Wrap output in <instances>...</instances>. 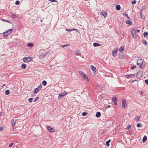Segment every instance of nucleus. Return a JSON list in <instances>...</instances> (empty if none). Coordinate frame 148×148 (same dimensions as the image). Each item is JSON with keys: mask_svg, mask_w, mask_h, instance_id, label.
I'll list each match as a JSON object with an SVG mask.
<instances>
[{"mask_svg": "<svg viewBox=\"0 0 148 148\" xmlns=\"http://www.w3.org/2000/svg\"><path fill=\"white\" fill-rule=\"evenodd\" d=\"M131 128V125H128V126L127 130H129Z\"/></svg>", "mask_w": 148, "mask_h": 148, "instance_id": "obj_49", "label": "nucleus"}, {"mask_svg": "<svg viewBox=\"0 0 148 148\" xmlns=\"http://www.w3.org/2000/svg\"><path fill=\"white\" fill-rule=\"evenodd\" d=\"M32 59V58L31 57H28L24 58L23 59V61L25 62H27L30 61Z\"/></svg>", "mask_w": 148, "mask_h": 148, "instance_id": "obj_6", "label": "nucleus"}, {"mask_svg": "<svg viewBox=\"0 0 148 148\" xmlns=\"http://www.w3.org/2000/svg\"><path fill=\"white\" fill-rule=\"evenodd\" d=\"M3 21H6V22H7L9 23H10V21H7V20L5 21L4 20H3Z\"/></svg>", "mask_w": 148, "mask_h": 148, "instance_id": "obj_52", "label": "nucleus"}, {"mask_svg": "<svg viewBox=\"0 0 148 148\" xmlns=\"http://www.w3.org/2000/svg\"><path fill=\"white\" fill-rule=\"evenodd\" d=\"M146 84L148 85V79L145 80V81Z\"/></svg>", "mask_w": 148, "mask_h": 148, "instance_id": "obj_48", "label": "nucleus"}, {"mask_svg": "<svg viewBox=\"0 0 148 148\" xmlns=\"http://www.w3.org/2000/svg\"><path fill=\"white\" fill-rule=\"evenodd\" d=\"M14 144V143L12 142L10 144H9L8 146L9 147H11Z\"/></svg>", "mask_w": 148, "mask_h": 148, "instance_id": "obj_42", "label": "nucleus"}, {"mask_svg": "<svg viewBox=\"0 0 148 148\" xmlns=\"http://www.w3.org/2000/svg\"><path fill=\"white\" fill-rule=\"evenodd\" d=\"M127 17L128 19V20H129L130 19V17L129 16H128Z\"/></svg>", "mask_w": 148, "mask_h": 148, "instance_id": "obj_55", "label": "nucleus"}, {"mask_svg": "<svg viewBox=\"0 0 148 148\" xmlns=\"http://www.w3.org/2000/svg\"><path fill=\"white\" fill-rule=\"evenodd\" d=\"M84 80L86 79L88 82L89 81V79L88 78L87 75L85 73L82 76Z\"/></svg>", "mask_w": 148, "mask_h": 148, "instance_id": "obj_12", "label": "nucleus"}, {"mask_svg": "<svg viewBox=\"0 0 148 148\" xmlns=\"http://www.w3.org/2000/svg\"><path fill=\"white\" fill-rule=\"evenodd\" d=\"M123 57V56H121L120 57V58H122Z\"/></svg>", "mask_w": 148, "mask_h": 148, "instance_id": "obj_56", "label": "nucleus"}, {"mask_svg": "<svg viewBox=\"0 0 148 148\" xmlns=\"http://www.w3.org/2000/svg\"><path fill=\"white\" fill-rule=\"evenodd\" d=\"M123 15H125V16L126 17H127V16H128V15H127V14H126L125 13H124V14H123Z\"/></svg>", "mask_w": 148, "mask_h": 148, "instance_id": "obj_51", "label": "nucleus"}, {"mask_svg": "<svg viewBox=\"0 0 148 148\" xmlns=\"http://www.w3.org/2000/svg\"><path fill=\"white\" fill-rule=\"evenodd\" d=\"M78 73L79 75H80L82 77L85 74L82 71H78Z\"/></svg>", "mask_w": 148, "mask_h": 148, "instance_id": "obj_24", "label": "nucleus"}, {"mask_svg": "<svg viewBox=\"0 0 148 148\" xmlns=\"http://www.w3.org/2000/svg\"><path fill=\"white\" fill-rule=\"evenodd\" d=\"M12 17L13 18H14L16 17V16L15 14H14L12 15Z\"/></svg>", "mask_w": 148, "mask_h": 148, "instance_id": "obj_46", "label": "nucleus"}, {"mask_svg": "<svg viewBox=\"0 0 148 148\" xmlns=\"http://www.w3.org/2000/svg\"><path fill=\"white\" fill-rule=\"evenodd\" d=\"M16 120H12V126H13V127H14V126L15 125V123L16 122Z\"/></svg>", "mask_w": 148, "mask_h": 148, "instance_id": "obj_18", "label": "nucleus"}, {"mask_svg": "<svg viewBox=\"0 0 148 148\" xmlns=\"http://www.w3.org/2000/svg\"><path fill=\"white\" fill-rule=\"evenodd\" d=\"M142 72L141 71H138L136 77L137 78L140 79L142 77Z\"/></svg>", "mask_w": 148, "mask_h": 148, "instance_id": "obj_9", "label": "nucleus"}, {"mask_svg": "<svg viewBox=\"0 0 148 148\" xmlns=\"http://www.w3.org/2000/svg\"><path fill=\"white\" fill-rule=\"evenodd\" d=\"M49 1L53 2H58V1L56 0H48Z\"/></svg>", "mask_w": 148, "mask_h": 148, "instance_id": "obj_43", "label": "nucleus"}, {"mask_svg": "<svg viewBox=\"0 0 148 148\" xmlns=\"http://www.w3.org/2000/svg\"><path fill=\"white\" fill-rule=\"evenodd\" d=\"M42 84L44 86H45L47 84V82L46 81H43L42 82Z\"/></svg>", "mask_w": 148, "mask_h": 148, "instance_id": "obj_31", "label": "nucleus"}, {"mask_svg": "<svg viewBox=\"0 0 148 148\" xmlns=\"http://www.w3.org/2000/svg\"><path fill=\"white\" fill-rule=\"evenodd\" d=\"M124 50V46H121L119 49V51L121 53H122Z\"/></svg>", "mask_w": 148, "mask_h": 148, "instance_id": "obj_14", "label": "nucleus"}, {"mask_svg": "<svg viewBox=\"0 0 148 148\" xmlns=\"http://www.w3.org/2000/svg\"><path fill=\"white\" fill-rule=\"evenodd\" d=\"M136 32L138 33H139L140 32V30L139 29H137L136 30Z\"/></svg>", "mask_w": 148, "mask_h": 148, "instance_id": "obj_54", "label": "nucleus"}, {"mask_svg": "<svg viewBox=\"0 0 148 148\" xmlns=\"http://www.w3.org/2000/svg\"><path fill=\"white\" fill-rule=\"evenodd\" d=\"M140 18L142 19H144L145 18V16L144 15H143L142 12H140Z\"/></svg>", "mask_w": 148, "mask_h": 148, "instance_id": "obj_26", "label": "nucleus"}, {"mask_svg": "<svg viewBox=\"0 0 148 148\" xmlns=\"http://www.w3.org/2000/svg\"><path fill=\"white\" fill-rule=\"evenodd\" d=\"M74 54L75 55L78 54L79 55H80L81 54V53L80 51H79L78 50H77L75 52Z\"/></svg>", "mask_w": 148, "mask_h": 148, "instance_id": "obj_28", "label": "nucleus"}, {"mask_svg": "<svg viewBox=\"0 0 148 148\" xmlns=\"http://www.w3.org/2000/svg\"><path fill=\"white\" fill-rule=\"evenodd\" d=\"M90 68L91 69V70L93 71L94 72H96L97 71V69L93 65H91L90 66Z\"/></svg>", "mask_w": 148, "mask_h": 148, "instance_id": "obj_13", "label": "nucleus"}, {"mask_svg": "<svg viewBox=\"0 0 148 148\" xmlns=\"http://www.w3.org/2000/svg\"><path fill=\"white\" fill-rule=\"evenodd\" d=\"M77 30V29H66V30L68 32H71L73 30Z\"/></svg>", "mask_w": 148, "mask_h": 148, "instance_id": "obj_20", "label": "nucleus"}, {"mask_svg": "<svg viewBox=\"0 0 148 148\" xmlns=\"http://www.w3.org/2000/svg\"><path fill=\"white\" fill-rule=\"evenodd\" d=\"M140 118V116H137L135 118L134 120L136 121H138Z\"/></svg>", "mask_w": 148, "mask_h": 148, "instance_id": "obj_29", "label": "nucleus"}, {"mask_svg": "<svg viewBox=\"0 0 148 148\" xmlns=\"http://www.w3.org/2000/svg\"><path fill=\"white\" fill-rule=\"evenodd\" d=\"M143 35L144 37H146L148 35V33L147 32H144Z\"/></svg>", "mask_w": 148, "mask_h": 148, "instance_id": "obj_37", "label": "nucleus"}, {"mask_svg": "<svg viewBox=\"0 0 148 148\" xmlns=\"http://www.w3.org/2000/svg\"><path fill=\"white\" fill-rule=\"evenodd\" d=\"M126 22L127 24L128 25H131L132 23V22L130 20H126Z\"/></svg>", "mask_w": 148, "mask_h": 148, "instance_id": "obj_15", "label": "nucleus"}, {"mask_svg": "<svg viewBox=\"0 0 148 148\" xmlns=\"http://www.w3.org/2000/svg\"><path fill=\"white\" fill-rule=\"evenodd\" d=\"M126 114L127 115V116H129V115H130V114L128 113V114Z\"/></svg>", "mask_w": 148, "mask_h": 148, "instance_id": "obj_58", "label": "nucleus"}, {"mask_svg": "<svg viewBox=\"0 0 148 148\" xmlns=\"http://www.w3.org/2000/svg\"><path fill=\"white\" fill-rule=\"evenodd\" d=\"M116 9L117 10H119L121 9V6L119 5H117L116 7Z\"/></svg>", "mask_w": 148, "mask_h": 148, "instance_id": "obj_23", "label": "nucleus"}, {"mask_svg": "<svg viewBox=\"0 0 148 148\" xmlns=\"http://www.w3.org/2000/svg\"><path fill=\"white\" fill-rule=\"evenodd\" d=\"M21 67L23 69H25L26 68V65L25 64H23L21 65Z\"/></svg>", "mask_w": 148, "mask_h": 148, "instance_id": "obj_22", "label": "nucleus"}, {"mask_svg": "<svg viewBox=\"0 0 148 148\" xmlns=\"http://www.w3.org/2000/svg\"><path fill=\"white\" fill-rule=\"evenodd\" d=\"M143 63V62L142 59L140 58L138 59L137 64V65H138L141 69L143 68L144 66Z\"/></svg>", "mask_w": 148, "mask_h": 148, "instance_id": "obj_2", "label": "nucleus"}, {"mask_svg": "<svg viewBox=\"0 0 148 148\" xmlns=\"http://www.w3.org/2000/svg\"><path fill=\"white\" fill-rule=\"evenodd\" d=\"M121 102L122 107L124 108H125L126 107V106L127 105V103L125 100L124 99H122Z\"/></svg>", "mask_w": 148, "mask_h": 148, "instance_id": "obj_7", "label": "nucleus"}, {"mask_svg": "<svg viewBox=\"0 0 148 148\" xmlns=\"http://www.w3.org/2000/svg\"><path fill=\"white\" fill-rule=\"evenodd\" d=\"M110 105H109L108 106H107L106 108V109H107V108H110Z\"/></svg>", "mask_w": 148, "mask_h": 148, "instance_id": "obj_53", "label": "nucleus"}, {"mask_svg": "<svg viewBox=\"0 0 148 148\" xmlns=\"http://www.w3.org/2000/svg\"><path fill=\"white\" fill-rule=\"evenodd\" d=\"M68 92L66 91H64V92H62L61 93L59 94V96L58 97V99H60L62 98L63 97L67 95Z\"/></svg>", "mask_w": 148, "mask_h": 148, "instance_id": "obj_3", "label": "nucleus"}, {"mask_svg": "<svg viewBox=\"0 0 148 148\" xmlns=\"http://www.w3.org/2000/svg\"><path fill=\"white\" fill-rule=\"evenodd\" d=\"M101 113L100 112H97L96 114V116L97 117H99L100 116Z\"/></svg>", "mask_w": 148, "mask_h": 148, "instance_id": "obj_25", "label": "nucleus"}, {"mask_svg": "<svg viewBox=\"0 0 148 148\" xmlns=\"http://www.w3.org/2000/svg\"><path fill=\"white\" fill-rule=\"evenodd\" d=\"M42 19H41V20H40V22H42Z\"/></svg>", "mask_w": 148, "mask_h": 148, "instance_id": "obj_61", "label": "nucleus"}, {"mask_svg": "<svg viewBox=\"0 0 148 148\" xmlns=\"http://www.w3.org/2000/svg\"><path fill=\"white\" fill-rule=\"evenodd\" d=\"M136 67V66L135 65L132 66V67H131V69L132 70L134 69Z\"/></svg>", "mask_w": 148, "mask_h": 148, "instance_id": "obj_45", "label": "nucleus"}, {"mask_svg": "<svg viewBox=\"0 0 148 148\" xmlns=\"http://www.w3.org/2000/svg\"><path fill=\"white\" fill-rule=\"evenodd\" d=\"M136 126L137 127H142V126L141 125V124L140 123H138L137 124Z\"/></svg>", "mask_w": 148, "mask_h": 148, "instance_id": "obj_34", "label": "nucleus"}, {"mask_svg": "<svg viewBox=\"0 0 148 148\" xmlns=\"http://www.w3.org/2000/svg\"><path fill=\"white\" fill-rule=\"evenodd\" d=\"M39 97H36L34 99V102L36 101L39 99Z\"/></svg>", "mask_w": 148, "mask_h": 148, "instance_id": "obj_38", "label": "nucleus"}, {"mask_svg": "<svg viewBox=\"0 0 148 148\" xmlns=\"http://www.w3.org/2000/svg\"><path fill=\"white\" fill-rule=\"evenodd\" d=\"M143 42L144 45H147V43L145 40H143Z\"/></svg>", "mask_w": 148, "mask_h": 148, "instance_id": "obj_32", "label": "nucleus"}, {"mask_svg": "<svg viewBox=\"0 0 148 148\" xmlns=\"http://www.w3.org/2000/svg\"><path fill=\"white\" fill-rule=\"evenodd\" d=\"M132 34L133 37L134 38L136 39L137 37L135 31V29H132Z\"/></svg>", "mask_w": 148, "mask_h": 148, "instance_id": "obj_5", "label": "nucleus"}, {"mask_svg": "<svg viewBox=\"0 0 148 148\" xmlns=\"http://www.w3.org/2000/svg\"><path fill=\"white\" fill-rule=\"evenodd\" d=\"M61 46H62V47L64 48L65 47H67L68 46H69V45L68 44H66V45H61Z\"/></svg>", "mask_w": 148, "mask_h": 148, "instance_id": "obj_40", "label": "nucleus"}, {"mask_svg": "<svg viewBox=\"0 0 148 148\" xmlns=\"http://www.w3.org/2000/svg\"><path fill=\"white\" fill-rule=\"evenodd\" d=\"M42 88V86L41 84H40L37 88L35 89L33 91V93L35 94L37 93Z\"/></svg>", "mask_w": 148, "mask_h": 148, "instance_id": "obj_4", "label": "nucleus"}, {"mask_svg": "<svg viewBox=\"0 0 148 148\" xmlns=\"http://www.w3.org/2000/svg\"><path fill=\"white\" fill-rule=\"evenodd\" d=\"M5 85V84H4L2 86V87H3Z\"/></svg>", "mask_w": 148, "mask_h": 148, "instance_id": "obj_57", "label": "nucleus"}, {"mask_svg": "<svg viewBox=\"0 0 148 148\" xmlns=\"http://www.w3.org/2000/svg\"><path fill=\"white\" fill-rule=\"evenodd\" d=\"M112 100L113 101L114 104L116 106L117 105V98L116 97H113Z\"/></svg>", "mask_w": 148, "mask_h": 148, "instance_id": "obj_10", "label": "nucleus"}, {"mask_svg": "<svg viewBox=\"0 0 148 148\" xmlns=\"http://www.w3.org/2000/svg\"><path fill=\"white\" fill-rule=\"evenodd\" d=\"M33 99V98H30L29 99L28 101L29 102H30V103H31Z\"/></svg>", "mask_w": 148, "mask_h": 148, "instance_id": "obj_39", "label": "nucleus"}, {"mask_svg": "<svg viewBox=\"0 0 148 148\" xmlns=\"http://www.w3.org/2000/svg\"><path fill=\"white\" fill-rule=\"evenodd\" d=\"M147 137L146 136H144L143 139V142L144 143L147 140Z\"/></svg>", "mask_w": 148, "mask_h": 148, "instance_id": "obj_21", "label": "nucleus"}, {"mask_svg": "<svg viewBox=\"0 0 148 148\" xmlns=\"http://www.w3.org/2000/svg\"><path fill=\"white\" fill-rule=\"evenodd\" d=\"M107 12L106 11H103L102 12V15L104 17H105L106 15H107Z\"/></svg>", "mask_w": 148, "mask_h": 148, "instance_id": "obj_16", "label": "nucleus"}, {"mask_svg": "<svg viewBox=\"0 0 148 148\" xmlns=\"http://www.w3.org/2000/svg\"><path fill=\"white\" fill-rule=\"evenodd\" d=\"M1 114H2V113L1 112H0V115L1 116H2Z\"/></svg>", "mask_w": 148, "mask_h": 148, "instance_id": "obj_60", "label": "nucleus"}, {"mask_svg": "<svg viewBox=\"0 0 148 148\" xmlns=\"http://www.w3.org/2000/svg\"><path fill=\"white\" fill-rule=\"evenodd\" d=\"M47 130L50 132H55V130L53 128H51L50 126H48L47 127Z\"/></svg>", "mask_w": 148, "mask_h": 148, "instance_id": "obj_11", "label": "nucleus"}, {"mask_svg": "<svg viewBox=\"0 0 148 148\" xmlns=\"http://www.w3.org/2000/svg\"><path fill=\"white\" fill-rule=\"evenodd\" d=\"M3 127L2 126H0V130L1 131H3Z\"/></svg>", "mask_w": 148, "mask_h": 148, "instance_id": "obj_47", "label": "nucleus"}, {"mask_svg": "<svg viewBox=\"0 0 148 148\" xmlns=\"http://www.w3.org/2000/svg\"><path fill=\"white\" fill-rule=\"evenodd\" d=\"M110 141H111V140H108L106 142V144L108 147H109V145H110L109 143H110Z\"/></svg>", "mask_w": 148, "mask_h": 148, "instance_id": "obj_27", "label": "nucleus"}, {"mask_svg": "<svg viewBox=\"0 0 148 148\" xmlns=\"http://www.w3.org/2000/svg\"><path fill=\"white\" fill-rule=\"evenodd\" d=\"M20 3V1H16L15 2V4L18 5Z\"/></svg>", "mask_w": 148, "mask_h": 148, "instance_id": "obj_41", "label": "nucleus"}, {"mask_svg": "<svg viewBox=\"0 0 148 148\" xmlns=\"http://www.w3.org/2000/svg\"><path fill=\"white\" fill-rule=\"evenodd\" d=\"M10 93V91L8 90H7L5 91V94L6 95H8Z\"/></svg>", "mask_w": 148, "mask_h": 148, "instance_id": "obj_36", "label": "nucleus"}, {"mask_svg": "<svg viewBox=\"0 0 148 148\" xmlns=\"http://www.w3.org/2000/svg\"><path fill=\"white\" fill-rule=\"evenodd\" d=\"M134 75V74H129L126 75L125 76L127 78H128L133 77Z\"/></svg>", "mask_w": 148, "mask_h": 148, "instance_id": "obj_17", "label": "nucleus"}, {"mask_svg": "<svg viewBox=\"0 0 148 148\" xmlns=\"http://www.w3.org/2000/svg\"><path fill=\"white\" fill-rule=\"evenodd\" d=\"M147 77H148V74L147 75Z\"/></svg>", "mask_w": 148, "mask_h": 148, "instance_id": "obj_62", "label": "nucleus"}, {"mask_svg": "<svg viewBox=\"0 0 148 148\" xmlns=\"http://www.w3.org/2000/svg\"><path fill=\"white\" fill-rule=\"evenodd\" d=\"M47 54V53H44V54L40 55L39 56L40 58H42L44 57V56H46V55Z\"/></svg>", "mask_w": 148, "mask_h": 148, "instance_id": "obj_33", "label": "nucleus"}, {"mask_svg": "<svg viewBox=\"0 0 148 148\" xmlns=\"http://www.w3.org/2000/svg\"><path fill=\"white\" fill-rule=\"evenodd\" d=\"M136 1H133L132 2V4H134L136 3Z\"/></svg>", "mask_w": 148, "mask_h": 148, "instance_id": "obj_50", "label": "nucleus"}, {"mask_svg": "<svg viewBox=\"0 0 148 148\" xmlns=\"http://www.w3.org/2000/svg\"><path fill=\"white\" fill-rule=\"evenodd\" d=\"M13 31V29H9L5 31L3 34V36L5 37H7L8 35L10 34Z\"/></svg>", "mask_w": 148, "mask_h": 148, "instance_id": "obj_1", "label": "nucleus"}, {"mask_svg": "<svg viewBox=\"0 0 148 148\" xmlns=\"http://www.w3.org/2000/svg\"><path fill=\"white\" fill-rule=\"evenodd\" d=\"M119 49L118 48H116L114 49L112 51V54L113 56H115Z\"/></svg>", "mask_w": 148, "mask_h": 148, "instance_id": "obj_8", "label": "nucleus"}, {"mask_svg": "<svg viewBox=\"0 0 148 148\" xmlns=\"http://www.w3.org/2000/svg\"><path fill=\"white\" fill-rule=\"evenodd\" d=\"M145 5L143 6L141 8V9L140 10V12H142L143 11H144V10H145Z\"/></svg>", "mask_w": 148, "mask_h": 148, "instance_id": "obj_30", "label": "nucleus"}, {"mask_svg": "<svg viewBox=\"0 0 148 148\" xmlns=\"http://www.w3.org/2000/svg\"><path fill=\"white\" fill-rule=\"evenodd\" d=\"M136 81V80H133V81H132V82H134V81Z\"/></svg>", "mask_w": 148, "mask_h": 148, "instance_id": "obj_59", "label": "nucleus"}, {"mask_svg": "<svg viewBox=\"0 0 148 148\" xmlns=\"http://www.w3.org/2000/svg\"><path fill=\"white\" fill-rule=\"evenodd\" d=\"M27 45L29 47H32L34 46V44L32 43H28Z\"/></svg>", "mask_w": 148, "mask_h": 148, "instance_id": "obj_35", "label": "nucleus"}, {"mask_svg": "<svg viewBox=\"0 0 148 148\" xmlns=\"http://www.w3.org/2000/svg\"><path fill=\"white\" fill-rule=\"evenodd\" d=\"M93 45L94 47H96L100 46L101 44L97 43H94L93 44Z\"/></svg>", "mask_w": 148, "mask_h": 148, "instance_id": "obj_19", "label": "nucleus"}, {"mask_svg": "<svg viewBox=\"0 0 148 148\" xmlns=\"http://www.w3.org/2000/svg\"><path fill=\"white\" fill-rule=\"evenodd\" d=\"M87 113H86V112H84L82 113V115L84 116H85L86 115H87Z\"/></svg>", "mask_w": 148, "mask_h": 148, "instance_id": "obj_44", "label": "nucleus"}]
</instances>
